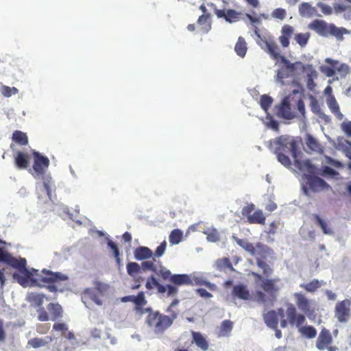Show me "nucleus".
<instances>
[{
	"label": "nucleus",
	"instance_id": "1",
	"mask_svg": "<svg viewBox=\"0 0 351 351\" xmlns=\"http://www.w3.org/2000/svg\"><path fill=\"white\" fill-rule=\"evenodd\" d=\"M271 145L274 146V153L277 159L283 166L291 168V161L288 154H291L294 162L295 169L304 173L302 176L305 182L303 191L305 195H309L310 192L318 193L323 191H328L331 189L323 179L313 174L316 171L315 167L312 165L310 160H302V153L299 150L298 143L292 138L280 136Z\"/></svg>",
	"mask_w": 351,
	"mask_h": 351
},
{
	"label": "nucleus",
	"instance_id": "2",
	"mask_svg": "<svg viewBox=\"0 0 351 351\" xmlns=\"http://www.w3.org/2000/svg\"><path fill=\"white\" fill-rule=\"evenodd\" d=\"M178 300L175 299L167 308L166 311L169 313V315L162 314L159 311H154L150 307L145 308L146 312L148 313L145 324L156 335L163 334L177 318L178 313L173 311V308L178 304Z\"/></svg>",
	"mask_w": 351,
	"mask_h": 351
},
{
	"label": "nucleus",
	"instance_id": "3",
	"mask_svg": "<svg viewBox=\"0 0 351 351\" xmlns=\"http://www.w3.org/2000/svg\"><path fill=\"white\" fill-rule=\"evenodd\" d=\"M252 275L256 281L261 282L260 287L265 292L256 291L255 292L256 301L267 307L272 306L280 290V287L277 285L279 279L264 278L263 276L256 272H252Z\"/></svg>",
	"mask_w": 351,
	"mask_h": 351
},
{
	"label": "nucleus",
	"instance_id": "4",
	"mask_svg": "<svg viewBox=\"0 0 351 351\" xmlns=\"http://www.w3.org/2000/svg\"><path fill=\"white\" fill-rule=\"evenodd\" d=\"M286 315L289 323L291 325H295L299 328V332L301 335L308 339H313L317 335V330L313 326H301L305 322V316L301 313H298L295 306L293 304H288L286 310Z\"/></svg>",
	"mask_w": 351,
	"mask_h": 351
},
{
	"label": "nucleus",
	"instance_id": "5",
	"mask_svg": "<svg viewBox=\"0 0 351 351\" xmlns=\"http://www.w3.org/2000/svg\"><path fill=\"white\" fill-rule=\"evenodd\" d=\"M308 27L322 36H334L338 40H342L343 35L348 32L344 27H337L332 23H328L319 19L313 21L308 25Z\"/></svg>",
	"mask_w": 351,
	"mask_h": 351
},
{
	"label": "nucleus",
	"instance_id": "6",
	"mask_svg": "<svg viewBox=\"0 0 351 351\" xmlns=\"http://www.w3.org/2000/svg\"><path fill=\"white\" fill-rule=\"evenodd\" d=\"M27 261L24 258H16L11 267L16 269V271L12 275L14 280L23 287H27L32 277L36 274L38 270L32 269L29 270L27 267Z\"/></svg>",
	"mask_w": 351,
	"mask_h": 351
},
{
	"label": "nucleus",
	"instance_id": "7",
	"mask_svg": "<svg viewBox=\"0 0 351 351\" xmlns=\"http://www.w3.org/2000/svg\"><path fill=\"white\" fill-rule=\"evenodd\" d=\"M280 60L283 65L280 66L278 70L276 76L277 80L282 85L285 84V80L293 75L296 69H304V66L301 62L291 63L285 56L280 57Z\"/></svg>",
	"mask_w": 351,
	"mask_h": 351
},
{
	"label": "nucleus",
	"instance_id": "8",
	"mask_svg": "<svg viewBox=\"0 0 351 351\" xmlns=\"http://www.w3.org/2000/svg\"><path fill=\"white\" fill-rule=\"evenodd\" d=\"M49 313L44 308H40L37 310L38 319L40 322H47L49 320L56 321L63 316V309L58 303H49L47 305Z\"/></svg>",
	"mask_w": 351,
	"mask_h": 351
},
{
	"label": "nucleus",
	"instance_id": "9",
	"mask_svg": "<svg viewBox=\"0 0 351 351\" xmlns=\"http://www.w3.org/2000/svg\"><path fill=\"white\" fill-rule=\"evenodd\" d=\"M315 346L320 351H338L337 346L333 345V337L330 330L323 327L320 330L315 342Z\"/></svg>",
	"mask_w": 351,
	"mask_h": 351
},
{
	"label": "nucleus",
	"instance_id": "10",
	"mask_svg": "<svg viewBox=\"0 0 351 351\" xmlns=\"http://www.w3.org/2000/svg\"><path fill=\"white\" fill-rule=\"evenodd\" d=\"M156 274L164 280H169L172 284L177 286L193 285L192 279L188 274H171L170 270L163 267Z\"/></svg>",
	"mask_w": 351,
	"mask_h": 351
},
{
	"label": "nucleus",
	"instance_id": "11",
	"mask_svg": "<svg viewBox=\"0 0 351 351\" xmlns=\"http://www.w3.org/2000/svg\"><path fill=\"white\" fill-rule=\"evenodd\" d=\"M285 311L282 308H278L276 311L274 310L269 311L267 313L263 314V319L266 325L271 328H276L278 326L279 317L281 319L280 326L283 328H286L288 325L289 320L284 319Z\"/></svg>",
	"mask_w": 351,
	"mask_h": 351
},
{
	"label": "nucleus",
	"instance_id": "12",
	"mask_svg": "<svg viewBox=\"0 0 351 351\" xmlns=\"http://www.w3.org/2000/svg\"><path fill=\"white\" fill-rule=\"evenodd\" d=\"M351 300L345 299L338 302L335 307V317L340 323H347L351 317Z\"/></svg>",
	"mask_w": 351,
	"mask_h": 351
},
{
	"label": "nucleus",
	"instance_id": "13",
	"mask_svg": "<svg viewBox=\"0 0 351 351\" xmlns=\"http://www.w3.org/2000/svg\"><path fill=\"white\" fill-rule=\"evenodd\" d=\"M293 105V97L289 95L285 97L280 104L276 106V115L286 119L294 117L291 111V106Z\"/></svg>",
	"mask_w": 351,
	"mask_h": 351
},
{
	"label": "nucleus",
	"instance_id": "14",
	"mask_svg": "<svg viewBox=\"0 0 351 351\" xmlns=\"http://www.w3.org/2000/svg\"><path fill=\"white\" fill-rule=\"evenodd\" d=\"M33 156L34 161L33 164V170L36 176L44 175L45 171L49 166V160L47 157L41 155L38 152H34Z\"/></svg>",
	"mask_w": 351,
	"mask_h": 351
},
{
	"label": "nucleus",
	"instance_id": "15",
	"mask_svg": "<svg viewBox=\"0 0 351 351\" xmlns=\"http://www.w3.org/2000/svg\"><path fill=\"white\" fill-rule=\"evenodd\" d=\"M38 280L43 282L51 283L68 280V276L61 272H53L49 270L43 269L42 274L38 276Z\"/></svg>",
	"mask_w": 351,
	"mask_h": 351
},
{
	"label": "nucleus",
	"instance_id": "16",
	"mask_svg": "<svg viewBox=\"0 0 351 351\" xmlns=\"http://www.w3.org/2000/svg\"><path fill=\"white\" fill-rule=\"evenodd\" d=\"M233 239L240 247L249 252L252 256H256L257 254H260V252H258V250L263 251L265 247V245L259 243L254 246L253 243L249 242L247 240L239 239L234 236Z\"/></svg>",
	"mask_w": 351,
	"mask_h": 351
},
{
	"label": "nucleus",
	"instance_id": "17",
	"mask_svg": "<svg viewBox=\"0 0 351 351\" xmlns=\"http://www.w3.org/2000/svg\"><path fill=\"white\" fill-rule=\"evenodd\" d=\"M293 298L295 300L297 306L300 310L305 313L311 312V301L302 292H296L293 293Z\"/></svg>",
	"mask_w": 351,
	"mask_h": 351
},
{
	"label": "nucleus",
	"instance_id": "18",
	"mask_svg": "<svg viewBox=\"0 0 351 351\" xmlns=\"http://www.w3.org/2000/svg\"><path fill=\"white\" fill-rule=\"evenodd\" d=\"M192 343L202 351H208L209 349V342L200 332L192 331Z\"/></svg>",
	"mask_w": 351,
	"mask_h": 351
},
{
	"label": "nucleus",
	"instance_id": "19",
	"mask_svg": "<svg viewBox=\"0 0 351 351\" xmlns=\"http://www.w3.org/2000/svg\"><path fill=\"white\" fill-rule=\"evenodd\" d=\"M51 336H46L45 337H34L28 340L27 347L38 349L47 346L49 343L53 341Z\"/></svg>",
	"mask_w": 351,
	"mask_h": 351
},
{
	"label": "nucleus",
	"instance_id": "20",
	"mask_svg": "<svg viewBox=\"0 0 351 351\" xmlns=\"http://www.w3.org/2000/svg\"><path fill=\"white\" fill-rule=\"evenodd\" d=\"M232 294L234 298L243 300H247L250 298V293L247 285L243 284L234 285L232 288Z\"/></svg>",
	"mask_w": 351,
	"mask_h": 351
},
{
	"label": "nucleus",
	"instance_id": "21",
	"mask_svg": "<svg viewBox=\"0 0 351 351\" xmlns=\"http://www.w3.org/2000/svg\"><path fill=\"white\" fill-rule=\"evenodd\" d=\"M325 62L329 65L335 67L336 73L337 72L341 77H345L350 72L348 65L345 63H339L338 60H332L331 58H326Z\"/></svg>",
	"mask_w": 351,
	"mask_h": 351
},
{
	"label": "nucleus",
	"instance_id": "22",
	"mask_svg": "<svg viewBox=\"0 0 351 351\" xmlns=\"http://www.w3.org/2000/svg\"><path fill=\"white\" fill-rule=\"evenodd\" d=\"M147 301L145 299V293L143 291L139 292L137 295L134 297V304H135L134 311L139 315H143L147 313L145 308H143L146 305Z\"/></svg>",
	"mask_w": 351,
	"mask_h": 351
},
{
	"label": "nucleus",
	"instance_id": "23",
	"mask_svg": "<svg viewBox=\"0 0 351 351\" xmlns=\"http://www.w3.org/2000/svg\"><path fill=\"white\" fill-rule=\"evenodd\" d=\"M282 35L279 37V41L283 47H287L289 45V38L293 34V27L289 25H285L282 27Z\"/></svg>",
	"mask_w": 351,
	"mask_h": 351
},
{
	"label": "nucleus",
	"instance_id": "24",
	"mask_svg": "<svg viewBox=\"0 0 351 351\" xmlns=\"http://www.w3.org/2000/svg\"><path fill=\"white\" fill-rule=\"evenodd\" d=\"M153 255V252L147 247L139 246L134 251V258L137 261H143L150 258Z\"/></svg>",
	"mask_w": 351,
	"mask_h": 351
},
{
	"label": "nucleus",
	"instance_id": "25",
	"mask_svg": "<svg viewBox=\"0 0 351 351\" xmlns=\"http://www.w3.org/2000/svg\"><path fill=\"white\" fill-rule=\"evenodd\" d=\"M326 104L332 112L339 119H343V114L340 111L339 106L334 95L327 97Z\"/></svg>",
	"mask_w": 351,
	"mask_h": 351
},
{
	"label": "nucleus",
	"instance_id": "26",
	"mask_svg": "<svg viewBox=\"0 0 351 351\" xmlns=\"http://www.w3.org/2000/svg\"><path fill=\"white\" fill-rule=\"evenodd\" d=\"M101 292L99 289L94 288L86 289L84 291V297H87L90 299L97 305H101L102 301L100 299Z\"/></svg>",
	"mask_w": 351,
	"mask_h": 351
},
{
	"label": "nucleus",
	"instance_id": "27",
	"mask_svg": "<svg viewBox=\"0 0 351 351\" xmlns=\"http://www.w3.org/2000/svg\"><path fill=\"white\" fill-rule=\"evenodd\" d=\"M325 282L322 280L313 279L308 283L301 284L300 287L304 289L306 292L313 293L322 286L324 285Z\"/></svg>",
	"mask_w": 351,
	"mask_h": 351
},
{
	"label": "nucleus",
	"instance_id": "28",
	"mask_svg": "<svg viewBox=\"0 0 351 351\" xmlns=\"http://www.w3.org/2000/svg\"><path fill=\"white\" fill-rule=\"evenodd\" d=\"M14 162L17 168L26 169L29 166V156L27 154L18 152L14 156Z\"/></svg>",
	"mask_w": 351,
	"mask_h": 351
},
{
	"label": "nucleus",
	"instance_id": "29",
	"mask_svg": "<svg viewBox=\"0 0 351 351\" xmlns=\"http://www.w3.org/2000/svg\"><path fill=\"white\" fill-rule=\"evenodd\" d=\"M313 218H314L316 223L322 229L324 234H329V235H332L334 234V232H333L332 228L328 224V223L326 221L322 219L319 215L314 214Z\"/></svg>",
	"mask_w": 351,
	"mask_h": 351
},
{
	"label": "nucleus",
	"instance_id": "30",
	"mask_svg": "<svg viewBox=\"0 0 351 351\" xmlns=\"http://www.w3.org/2000/svg\"><path fill=\"white\" fill-rule=\"evenodd\" d=\"M267 52L270 56L275 60L280 59V51L277 44L273 40H269L265 42Z\"/></svg>",
	"mask_w": 351,
	"mask_h": 351
},
{
	"label": "nucleus",
	"instance_id": "31",
	"mask_svg": "<svg viewBox=\"0 0 351 351\" xmlns=\"http://www.w3.org/2000/svg\"><path fill=\"white\" fill-rule=\"evenodd\" d=\"M300 14L303 17H312L317 13V10L308 3H302L299 7Z\"/></svg>",
	"mask_w": 351,
	"mask_h": 351
},
{
	"label": "nucleus",
	"instance_id": "32",
	"mask_svg": "<svg viewBox=\"0 0 351 351\" xmlns=\"http://www.w3.org/2000/svg\"><path fill=\"white\" fill-rule=\"evenodd\" d=\"M333 8L337 13L347 12L349 15L351 12V0H341L334 3Z\"/></svg>",
	"mask_w": 351,
	"mask_h": 351
},
{
	"label": "nucleus",
	"instance_id": "33",
	"mask_svg": "<svg viewBox=\"0 0 351 351\" xmlns=\"http://www.w3.org/2000/svg\"><path fill=\"white\" fill-rule=\"evenodd\" d=\"M12 139L14 142L21 146L28 144V137L26 133L20 130H15L13 132Z\"/></svg>",
	"mask_w": 351,
	"mask_h": 351
},
{
	"label": "nucleus",
	"instance_id": "34",
	"mask_svg": "<svg viewBox=\"0 0 351 351\" xmlns=\"http://www.w3.org/2000/svg\"><path fill=\"white\" fill-rule=\"evenodd\" d=\"M265 217L263 215V213L261 210H257L254 212L249 217L247 218V221L250 223H257L264 225L265 223Z\"/></svg>",
	"mask_w": 351,
	"mask_h": 351
},
{
	"label": "nucleus",
	"instance_id": "35",
	"mask_svg": "<svg viewBox=\"0 0 351 351\" xmlns=\"http://www.w3.org/2000/svg\"><path fill=\"white\" fill-rule=\"evenodd\" d=\"M306 144L307 147L313 152H322V147L318 141L311 135L308 134L306 137Z\"/></svg>",
	"mask_w": 351,
	"mask_h": 351
},
{
	"label": "nucleus",
	"instance_id": "36",
	"mask_svg": "<svg viewBox=\"0 0 351 351\" xmlns=\"http://www.w3.org/2000/svg\"><path fill=\"white\" fill-rule=\"evenodd\" d=\"M126 269L128 274L132 278H137L138 274L141 272L140 265L136 262H129L126 265Z\"/></svg>",
	"mask_w": 351,
	"mask_h": 351
},
{
	"label": "nucleus",
	"instance_id": "37",
	"mask_svg": "<svg viewBox=\"0 0 351 351\" xmlns=\"http://www.w3.org/2000/svg\"><path fill=\"white\" fill-rule=\"evenodd\" d=\"M234 51L241 58H243L245 56L247 51V45L245 40L243 37H239L234 47Z\"/></svg>",
	"mask_w": 351,
	"mask_h": 351
},
{
	"label": "nucleus",
	"instance_id": "38",
	"mask_svg": "<svg viewBox=\"0 0 351 351\" xmlns=\"http://www.w3.org/2000/svg\"><path fill=\"white\" fill-rule=\"evenodd\" d=\"M233 323L229 319L223 320L220 326L219 335L221 337H228L232 330Z\"/></svg>",
	"mask_w": 351,
	"mask_h": 351
},
{
	"label": "nucleus",
	"instance_id": "39",
	"mask_svg": "<svg viewBox=\"0 0 351 351\" xmlns=\"http://www.w3.org/2000/svg\"><path fill=\"white\" fill-rule=\"evenodd\" d=\"M216 269L218 271H226L227 269L232 271L234 268L228 258H223L218 259L215 263Z\"/></svg>",
	"mask_w": 351,
	"mask_h": 351
},
{
	"label": "nucleus",
	"instance_id": "40",
	"mask_svg": "<svg viewBox=\"0 0 351 351\" xmlns=\"http://www.w3.org/2000/svg\"><path fill=\"white\" fill-rule=\"evenodd\" d=\"M16 258L14 257L3 247H0V263H3L11 266Z\"/></svg>",
	"mask_w": 351,
	"mask_h": 351
},
{
	"label": "nucleus",
	"instance_id": "41",
	"mask_svg": "<svg viewBox=\"0 0 351 351\" xmlns=\"http://www.w3.org/2000/svg\"><path fill=\"white\" fill-rule=\"evenodd\" d=\"M183 238V232L180 229L173 230L169 236V240L171 245H177Z\"/></svg>",
	"mask_w": 351,
	"mask_h": 351
},
{
	"label": "nucleus",
	"instance_id": "42",
	"mask_svg": "<svg viewBox=\"0 0 351 351\" xmlns=\"http://www.w3.org/2000/svg\"><path fill=\"white\" fill-rule=\"evenodd\" d=\"M44 298L45 295L43 293H32L29 295V301L34 303L36 306L38 307V308H43L42 305L43 304Z\"/></svg>",
	"mask_w": 351,
	"mask_h": 351
},
{
	"label": "nucleus",
	"instance_id": "43",
	"mask_svg": "<svg viewBox=\"0 0 351 351\" xmlns=\"http://www.w3.org/2000/svg\"><path fill=\"white\" fill-rule=\"evenodd\" d=\"M256 264L263 270V274L265 276L268 277L273 273V269L270 266L261 258H256Z\"/></svg>",
	"mask_w": 351,
	"mask_h": 351
},
{
	"label": "nucleus",
	"instance_id": "44",
	"mask_svg": "<svg viewBox=\"0 0 351 351\" xmlns=\"http://www.w3.org/2000/svg\"><path fill=\"white\" fill-rule=\"evenodd\" d=\"M273 99L267 95H261L260 99V105L265 112H267L268 111L273 103Z\"/></svg>",
	"mask_w": 351,
	"mask_h": 351
},
{
	"label": "nucleus",
	"instance_id": "45",
	"mask_svg": "<svg viewBox=\"0 0 351 351\" xmlns=\"http://www.w3.org/2000/svg\"><path fill=\"white\" fill-rule=\"evenodd\" d=\"M310 33H300L295 35V40L296 43L301 47H304L307 44L310 38Z\"/></svg>",
	"mask_w": 351,
	"mask_h": 351
},
{
	"label": "nucleus",
	"instance_id": "46",
	"mask_svg": "<svg viewBox=\"0 0 351 351\" xmlns=\"http://www.w3.org/2000/svg\"><path fill=\"white\" fill-rule=\"evenodd\" d=\"M239 13H238L234 10L228 9L226 11L225 20L229 23H233L239 19Z\"/></svg>",
	"mask_w": 351,
	"mask_h": 351
},
{
	"label": "nucleus",
	"instance_id": "47",
	"mask_svg": "<svg viewBox=\"0 0 351 351\" xmlns=\"http://www.w3.org/2000/svg\"><path fill=\"white\" fill-rule=\"evenodd\" d=\"M68 330V325L63 322H56L53 325V330L60 332L62 336L65 335Z\"/></svg>",
	"mask_w": 351,
	"mask_h": 351
},
{
	"label": "nucleus",
	"instance_id": "48",
	"mask_svg": "<svg viewBox=\"0 0 351 351\" xmlns=\"http://www.w3.org/2000/svg\"><path fill=\"white\" fill-rule=\"evenodd\" d=\"M316 71L314 70L307 75L306 86L310 90H313L316 86V84L313 80V76L316 77Z\"/></svg>",
	"mask_w": 351,
	"mask_h": 351
},
{
	"label": "nucleus",
	"instance_id": "49",
	"mask_svg": "<svg viewBox=\"0 0 351 351\" xmlns=\"http://www.w3.org/2000/svg\"><path fill=\"white\" fill-rule=\"evenodd\" d=\"M209 17H210V15L208 14H202L198 18V20H197V23L199 25H204L206 24V26L204 28L205 32H207L210 29V24L208 23V22Z\"/></svg>",
	"mask_w": 351,
	"mask_h": 351
},
{
	"label": "nucleus",
	"instance_id": "50",
	"mask_svg": "<svg viewBox=\"0 0 351 351\" xmlns=\"http://www.w3.org/2000/svg\"><path fill=\"white\" fill-rule=\"evenodd\" d=\"M205 234H206L207 240L210 242L218 241L220 239L219 234L215 229L212 230L208 232H205Z\"/></svg>",
	"mask_w": 351,
	"mask_h": 351
},
{
	"label": "nucleus",
	"instance_id": "51",
	"mask_svg": "<svg viewBox=\"0 0 351 351\" xmlns=\"http://www.w3.org/2000/svg\"><path fill=\"white\" fill-rule=\"evenodd\" d=\"M321 71L327 77H333L336 74L335 67L332 66H323L321 67Z\"/></svg>",
	"mask_w": 351,
	"mask_h": 351
},
{
	"label": "nucleus",
	"instance_id": "52",
	"mask_svg": "<svg viewBox=\"0 0 351 351\" xmlns=\"http://www.w3.org/2000/svg\"><path fill=\"white\" fill-rule=\"evenodd\" d=\"M286 10L283 8H276L271 13L274 18L280 20H283L286 17Z\"/></svg>",
	"mask_w": 351,
	"mask_h": 351
},
{
	"label": "nucleus",
	"instance_id": "53",
	"mask_svg": "<svg viewBox=\"0 0 351 351\" xmlns=\"http://www.w3.org/2000/svg\"><path fill=\"white\" fill-rule=\"evenodd\" d=\"M141 267V270H150L154 272H156V268L153 261H143L140 265Z\"/></svg>",
	"mask_w": 351,
	"mask_h": 351
},
{
	"label": "nucleus",
	"instance_id": "54",
	"mask_svg": "<svg viewBox=\"0 0 351 351\" xmlns=\"http://www.w3.org/2000/svg\"><path fill=\"white\" fill-rule=\"evenodd\" d=\"M166 247L167 242L166 241H163L156 249L154 252L155 256L158 258L162 256L166 250Z\"/></svg>",
	"mask_w": 351,
	"mask_h": 351
},
{
	"label": "nucleus",
	"instance_id": "55",
	"mask_svg": "<svg viewBox=\"0 0 351 351\" xmlns=\"http://www.w3.org/2000/svg\"><path fill=\"white\" fill-rule=\"evenodd\" d=\"M50 329L49 324H39L36 325V332L41 335H45L48 332Z\"/></svg>",
	"mask_w": 351,
	"mask_h": 351
},
{
	"label": "nucleus",
	"instance_id": "56",
	"mask_svg": "<svg viewBox=\"0 0 351 351\" xmlns=\"http://www.w3.org/2000/svg\"><path fill=\"white\" fill-rule=\"evenodd\" d=\"M341 128L347 136L351 137V121L343 122Z\"/></svg>",
	"mask_w": 351,
	"mask_h": 351
},
{
	"label": "nucleus",
	"instance_id": "57",
	"mask_svg": "<svg viewBox=\"0 0 351 351\" xmlns=\"http://www.w3.org/2000/svg\"><path fill=\"white\" fill-rule=\"evenodd\" d=\"M317 7L319 8L322 12L326 15L331 14L332 12V8L324 3H318Z\"/></svg>",
	"mask_w": 351,
	"mask_h": 351
},
{
	"label": "nucleus",
	"instance_id": "58",
	"mask_svg": "<svg viewBox=\"0 0 351 351\" xmlns=\"http://www.w3.org/2000/svg\"><path fill=\"white\" fill-rule=\"evenodd\" d=\"M178 286L177 285H167V296H174L176 295L178 292Z\"/></svg>",
	"mask_w": 351,
	"mask_h": 351
},
{
	"label": "nucleus",
	"instance_id": "59",
	"mask_svg": "<svg viewBox=\"0 0 351 351\" xmlns=\"http://www.w3.org/2000/svg\"><path fill=\"white\" fill-rule=\"evenodd\" d=\"M254 210V205L253 204H249L242 209V215L249 217L252 214V212Z\"/></svg>",
	"mask_w": 351,
	"mask_h": 351
},
{
	"label": "nucleus",
	"instance_id": "60",
	"mask_svg": "<svg viewBox=\"0 0 351 351\" xmlns=\"http://www.w3.org/2000/svg\"><path fill=\"white\" fill-rule=\"evenodd\" d=\"M293 102L295 104H296L297 106H298V111L300 112V113L302 115L304 114L305 113V106H304V101L302 100V99H296L295 100L293 99Z\"/></svg>",
	"mask_w": 351,
	"mask_h": 351
},
{
	"label": "nucleus",
	"instance_id": "61",
	"mask_svg": "<svg viewBox=\"0 0 351 351\" xmlns=\"http://www.w3.org/2000/svg\"><path fill=\"white\" fill-rule=\"evenodd\" d=\"M196 293L202 298H210L213 297V295L208 292L206 289H196Z\"/></svg>",
	"mask_w": 351,
	"mask_h": 351
},
{
	"label": "nucleus",
	"instance_id": "62",
	"mask_svg": "<svg viewBox=\"0 0 351 351\" xmlns=\"http://www.w3.org/2000/svg\"><path fill=\"white\" fill-rule=\"evenodd\" d=\"M108 246L113 252L114 256H117L118 255L120 254H119V248H118L117 245L112 241L110 240V241H108Z\"/></svg>",
	"mask_w": 351,
	"mask_h": 351
},
{
	"label": "nucleus",
	"instance_id": "63",
	"mask_svg": "<svg viewBox=\"0 0 351 351\" xmlns=\"http://www.w3.org/2000/svg\"><path fill=\"white\" fill-rule=\"evenodd\" d=\"M197 284L199 285H204L211 291H215L217 289V286L215 284L211 283L208 281L201 280L197 282Z\"/></svg>",
	"mask_w": 351,
	"mask_h": 351
},
{
	"label": "nucleus",
	"instance_id": "64",
	"mask_svg": "<svg viewBox=\"0 0 351 351\" xmlns=\"http://www.w3.org/2000/svg\"><path fill=\"white\" fill-rule=\"evenodd\" d=\"M44 181H43V186H44V188L47 192V194L48 195V197L50 198L51 197V184H50V178L48 179V178H43Z\"/></svg>",
	"mask_w": 351,
	"mask_h": 351
}]
</instances>
